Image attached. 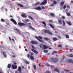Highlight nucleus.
<instances>
[{"mask_svg": "<svg viewBox=\"0 0 73 73\" xmlns=\"http://www.w3.org/2000/svg\"><path fill=\"white\" fill-rule=\"evenodd\" d=\"M35 38H36L37 39V40H38L39 41H40V42H44V41L42 40H42L43 39L42 37L41 36H35Z\"/></svg>", "mask_w": 73, "mask_h": 73, "instance_id": "1", "label": "nucleus"}, {"mask_svg": "<svg viewBox=\"0 0 73 73\" xmlns=\"http://www.w3.org/2000/svg\"><path fill=\"white\" fill-rule=\"evenodd\" d=\"M44 33H48V34H49L50 35H53V33H52L50 32L49 30L46 29L44 31Z\"/></svg>", "mask_w": 73, "mask_h": 73, "instance_id": "2", "label": "nucleus"}, {"mask_svg": "<svg viewBox=\"0 0 73 73\" xmlns=\"http://www.w3.org/2000/svg\"><path fill=\"white\" fill-rule=\"evenodd\" d=\"M11 20L15 25H17V22H16V21L15 19H11Z\"/></svg>", "mask_w": 73, "mask_h": 73, "instance_id": "3", "label": "nucleus"}, {"mask_svg": "<svg viewBox=\"0 0 73 73\" xmlns=\"http://www.w3.org/2000/svg\"><path fill=\"white\" fill-rule=\"evenodd\" d=\"M31 50L35 54H38V51H36L35 50L32 49Z\"/></svg>", "mask_w": 73, "mask_h": 73, "instance_id": "4", "label": "nucleus"}, {"mask_svg": "<svg viewBox=\"0 0 73 73\" xmlns=\"http://www.w3.org/2000/svg\"><path fill=\"white\" fill-rule=\"evenodd\" d=\"M18 25L19 26H24V25H26L24 23H23L19 22L18 23Z\"/></svg>", "mask_w": 73, "mask_h": 73, "instance_id": "5", "label": "nucleus"}, {"mask_svg": "<svg viewBox=\"0 0 73 73\" xmlns=\"http://www.w3.org/2000/svg\"><path fill=\"white\" fill-rule=\"evenodd\" d=\"M12 67L13 69H16L17 68V65H14L13 64L12 65Z\"/></svg>", "mask_w": 73, "mask_h": 73, "instance_id": "6", "label": "nucleus"}, {"mask_svg": "<svg viewBox=\"0 0 73 73\" xmlns=\"http://www.w3.org/2000/svg\"><path fill=\"white\" fill-rule=\"evenodd\" d=\"M43 47L44 49H48V48H49L48 46H47L45 44H43Z\"/></svg>", "mask_w": 73, "mask_h": 73, "instance_id": "7", "label": "nucleus"}, {"mask_svg": "<svg viewBox=\"0 0 73 73\" xmlns=\"http://www.w3.org/2000/svg\"><path fill=\"white\" fill-rule=\"evenodd\" d=\"M47 3V0H44L41 3V4L42 5L45 4Z\"/></svg>", "mask_w": 73, "mask_h": 73, "instance_id": "8", "label": "nucleus"}, {"mask_svg": "<svg viewBox=\"0 0 73 73\" xmlns=\"http://www.w3.org/2000/svg\"><path fill=\"white\" fill-rule=\"evenodd\" d=\"M3 56H4V57L5 58H7V55L6 53H5V52H3Z\"/></svg>", "mask_w": 73, "mask_h": 73, "instance_id": "9", "label": "nucleus"}, {"mask_svg": "<svg viewBox=\"0 0 73 73\" xmlns=\"http://www.w3.org/2000/svg\"><path fill=\"white\" fill-rule=\"evenodd\" d=\"M35 8L36 10H41L42 9V8L40 7H35Z\"/></svg>", "mask_w": 73, "mask_h": 73, "instance_id": "10", "label": "nucleus"}, {"mask_svg": "<svg viewBox=\"0 0 73 73\" xmlns=\"http://www.w3.org/2000/svg\"><path fill=\"white\" fill-rule=\"evenodd\" d=\"M18 71L20 72V73H21V71L22 70L20 66H19L18 68Z\"/></svg>", "mask_w": 73, "mask_h": 73, "instance_id": "11", "label": "nucleus"}, {"mask_svg": "<svg viewBox=\"0 0 73 73\" xmlns=\"http://www.w3.org/2000/svg\"><path fill=\"white\" fill-rule=\"evenodd\" d=\"M15 31H17V32H18V33H19V34L21 35V33H20V31L19 30V29H18L17 28H16L15 29Z\"/></svg>", "mask_w": 73, "mask_h": 73, "instance_id": "12", "label": "nucleus"}, {"mask_svg": "<svg viewBox=\"0 0 73 73\" xmlns=\"http://www.w3.org/2000/svg\"><path fill=\"white\" fill-rule=\"evenodd\" d=\"M44 40H46V41H50V38H48L46 37H44Z\"/></svg>", "mask_w": 73, "mask_h": 73, "instance_id": "13", "label": "nucleus"}, {"mask_svg": "<svg viewBox=\"0 0 73 73\" xmlns=\"http://www.w3.org/2000/svg\"><path fill=\"white\" fill-rule=\"evenodd\" d=\"M66 23H67L68 25H72V23H71V22L70 21H66Z\"/></svg>", "mask_w": 73, "mask_h": 73, "instance_id": "14", "label": "nucleus"}, {"mask_svg": "<svg viewBox=\"0 0 73 73\" xmlns=\"http://www.w3.org/2000/svg\"><path fill=\"white\" fill-rule=\"evenodd\" d=\"M29 28L32 31H35V29L33 27L31 26H29Z\"/></svg>", "mask_w": 73, "mask_h": 73, "instance_id": "15", "label": "nucleus"}, {"mask_svg": "<svg viewBox=\"0 0 73 73\" xmlns=\"http://www.w3.org/2000/svg\"><path fill=\"white\" fill-rule=\"evenodd\" d=\"M54 71L55 72H58V73H60V71H59V70H58V69H57V68H56L54 69Z\"/></svg>", "mask_w": 73, "mask_h": 73, "instance_id": "16", "label": "nucleus"}, {"mask_svg": "<svg viewBox=\"0 0 73 73\" xmlns=\"http://www.w3.org/2000/svg\"><path fill=\"white\" fill-rule=\"evenodd\" d=\"M29 18L31 20H33V21H34L35 20H34V19L32 18L31 16H28Z\"/></svg>", "mask_w": 73, "mask_h": 73, "instance_id": "17", "label": "nucleus"}, {"mask_svg": "<svg viewBox=\"0 0 73 73\" xmlns=\"http://www.w3.org/2000/svg\"><path fill=\"white\" fill-rule=\"evenodd\" d=\"M30 59L32 60L33 61H34V57L33 56L31 55L30 56Z\"/></svg>", "mask_w": 73, "mask_h": 73, "instance_id": "18", "label": "nucleus"}, {"mask_svg": "<svg viewBox=\"0 0 73 73\" xmlns=\"http://www.w3.org/2000/svg\"><path fill=\"white\" fill-rule=\"evenodd\" d=\"M45 66H51V68H52V66H50L49 65V64L47 63L45 64Z\"/></svg>", "mask_w": 73, "mask_h": 73, "instance_id": "19", "label": "nucleus"}, {"mask_svg": "<svg viewBox=\"0 0 73 73\" xmlns=\"http://www.w3.org/2000/svg\"><path fill=\"white\" fill-rule=\"evenodd\" d=\"M67 56L68 57H73V54H69Z\"/></svg>", "mask_w": 73, "mask_h": 73, "instance_id": "20", "label": "nucleus"}, {"mask_svg": "<svg viewBox=\"0 0 73 73\" xmlns=\"http://www.w3.org/2000/svg\"><path fill=\"white\" fill-rule=\"evenodd\" d=\"M42 23L44 25V28H45V27H46V23H45V22L44 21H43V22H42Z\"/></svg>", "mask_w": 73, "mask_h": 73, "instance_id": "21", "label": "nucleus"}, {"mask_svg": "<svg viewBox=\"0 0 73 73\" xmlns=\"http://www.w3.org/2000/svg\"><path fill=\"white\" fill-rule=\"evenodd\" d=\"M12 66V65L11 64H8V65H7V68H9V69H10L11 67Z\"/></svg>", "mask_w": 73, "mask_h": 73, "instance_id": "22", "label": "nucleus"}, {"mask_svg": "<svg viewBox=\"0 0 73 73\" xmlns=\"http://www.w3.org/2000/svg\"><path fill=\"white\" fill-rule=\"evenodd\" d=\"M49 25L50 27H51V28H52V29H54V27L53 26V25H52V24H49Z\"/></svg>", "mask_w": 73, "mask_h": 73, "instance_id": "23", "label": "nucleus"}, {"mask_svg": "<svg viewBox=\"0 0 73 73\" xmlns=\"http://www.w3.org/2000/svg\"><path fill=\"white\" fill-rule=\"evenodd\" d=\"M68 62H69V63H72V62H73V60L72 59H70L68 60Z\"/></svg>", "mask_w": 73, "mask_h": 73, "instance_id": "24", "label": "nucleus"}, {"mask_svg": "<svg viewBox=\"0 0 73 73\" xmlns=\"http://www.w3.org/2000/svg\"><path fill=\"white\" fill-rule=\"evenodd\" d=\"M24 62L27 64H28V65L29 64V62L27 60L25 61Z\"/></svg>", "mask_w": 73, "mask_h": 73, "instance_id": "25", "label": "nucleus"}, {"mask_svg": "<svg viewBox=\"0 0 73 73\" xmlns=\"http://www.w3.org/2000/svg\"><path fill=\"white\" fill-rule=\"evenodd\" d=\"M54 61L55 62H57L58 61V58H55L54 59Z\"/></svg>", "mask_w": 73, "mask_h": 73, "instance_id": "26", "label": "nucleus"}, {"mask_svg": "<svg viewBox=\"0 0 73 73\" xmlns=\"http://www.w3.org/2000/svg\"><path fill=\"white\" fill-rule=\"evenodd\" d=\"M52 40L53 41H55L57 40V39L56 37H54L53 38Z\"/></svg>", "mask_w": 73, "mask_h": 73, "instance_id": "27", "label": "nucleus"}, {"mask_svg": "<svg viewBox=\"0 0 73 73\" xmlns=\"http://www.w3.org/2000/svg\"><path fill=\"white\" fill-rule=\"evenodd\" d=\"M54 53H57V51H53V52L52 53V55H53V54H54Z\"/></svg>", "mask_w": 73, "mask_h": 73, "instance_id": "28", "label": "nucleus"}, {"mask_svg": "<svg viewBox=\"0 0 73 73\" xmlns=\"http://www.w3.org/2000/svg\"><path fill=\"white\" fill-rule=\"evenodd\" d=\"M58 22L60 24H62V21H61V20L60 19H59L58 20Z\"/></svg>", "mask_w": 73, "mask_h": 73, "instance_id": "29", "label": "nucleus"}, {"mask_svg": "<svg viewBox=\"0 0 73 73\" xmlns=\"http://www.w3.org/2000/svg\"><path fill=\"white\" fill-rule=\"evenodd\" d=\"M50 16H51V17H54V14H53V13H50Z\"/></svg>", "mask_w": 73, "mask_h": 73, "instance_id": "30", "label": "nucleus"}, {"mask_svg": "<svg viewBox=\"0 0 73 73\" xmlns=\"http://www.w3.org/2000/svg\"><path fill=\"white\" fill-rule=\"evenodd\" d=\"M65 37L66 38H69V36L68 34H66V35Z\"/></svg>", "mask_w": 73, "mask_h": 73, "instance_id": "31", "label": "nucleus"}, {"mask_svg": "<svg viewBox=\"0 0 73 73\" xmlns=\"http://www.w3.org/2000/svg\"><path fill=\"white\" fill-rule=\"evenodd\" d=\"M18 5H19V6H20V7H24V6L23 5H21V4H18Z\"/></svg>", "mask_w": 73, "mask_h": 73, "instance_id": "32", "label": "nucleus"}, {"mask_svg": "<svg viewBox=\"0 0 73 73\" xmlns=\"http://www.w3.org/2000/svg\"><path fill=\"white\" fill-rule=\"evenodd\" d=\"M21 16L23 17H24L25 16V15L24 14H22L21 15Z\"/></svg>", "mask_w": 73, "mask_h": 73, "instance_id": "33", "label": "nucleus"}, {"mask_svg": "<svg viewBox=\"0 0 73 73\" xmlns=\"http://www.w3.org/2000/svg\"><path fill=\"white\" fill-rule=\"evenodd\" d=\"M67 15L68 16H71V15H70V13H68L67 14Z\"/></svg>", "mask_w": 73, "mask_h": 73, "instance_id": "34", "label": "nucleus"}, {"mask_svg": "<svg viewBox=\"0 0 73 73\" xmlns=\"http://www.w3.org/2000/svg\"><path fill=\"white\" fill-rule=\"evenodd\" d=\"M58 47H59L60 48H62V46L61 44L57 46Z\"/></svg>", "mask_w": 73, "mask_h": 73, "instance_id": "35", "label": "nucleus"}, {"mask_svg": "<svg viewBox=\"0 0 73 73\" xmlns=\"http://www.w3.org/2000/svg\"><path fill=\"white\" fill-rule=\"evenodd\" d=\"M64 4V3L63 2H61V3H60V5L61 6H62Z\"/></svg>", "mask_w": 73, "mask_h": 73, "instance_id": "36", "label": "nucleus"}, {"mask_svg": "<svg viewBox=\"0 0 73 73\" xmlns=\"http://www.w3.org/2000/svg\"><path fill=\"white\" fill-rule=\"evenodd\" d=\"M44 53H48V51L47 50H44Z\"/></svg>", "mask_w": 73, "mask_h": 73, "instance_id": "37", "label": "nucleus"}, {"mask_svg": "<svg viewBox=\"0 0 73 73\" xmlns=\"http://www.w3.org/2000/svg\"><path fill=\"white\" fill-rule=\"evenodd\" d=\"M33 68L35 70H36V66L35 65L33 66Z\"/></svg>", "mask_w": 73, "mask_h": 73, "instance_id": "38", "label": "nucleus"}, {"mask_svg": "<svg viewBox=\"0 0 73 73\" xmlns=\"http://www.w3.org/2000/svg\"><path fill=\"white\" fill-rule=\"evenodd\" d=\"M62 21H63V26H64V25H65V21H64V20H62Z\"/></svg>", "mask_w": 73, "mask_h": 73, "instance_id": "39", "label": "nucleus"}, {"mask_svg": "<svg viewBox=\"0 0 73 73\" xmlns=\"http://www.w3.org/2000/svg\"><path fill=\"white\" fill-rule=\"evenodd\" d=\"M66 5H64L63 6V9H65V8H66Z\"/></svg>", "mask_w": 73, "mask_h": 73, "instance_id": "40", "label": "nucleus"}, {"mask_svg": "<svg viewBox=\"0 0 73 73\" xmlns=\"http://www.w3.org/2000/svg\"><path fill=\"white\" fill-rule=\"evenodd\" d=\"M35 41H33V40H32L31 41V42L32 43V44H35Z\"/></svg>", "mask_w": 73, "mask_h": 73, "instance_id": "41", "label": "nucleus"}, {"mask_svg": "<svg viewBox=\"0 0 73 73\" xmlns=\"http://www.w3.org/2000/svg\"><path fill=\"white\" fill-rule=\"evenodd\" d=\"M61 17L63 19H65V17L64 16H62Z\"/></svg>", "mask_w": 73, "mask_h": 73, "instance_id": "42", "label": "nucleus"}, {"mask_svg": "<svg viewBox=\"0 0 73 73\" xmlns=\"http://www.w3.org/2000/svg\"><path fill=\"white\" fill-rule=\"evenodd\" d=\"M38 44V42L37 41H35L34 44Z\"/></svg>", "mask_w": 73, "mask_h": 73, "instance_id": "43", "label": "nucleus"}, {"mask_svg": "<svg viewBox=\"0 0 73 73\" xmlns=\"http://www.w3.org/2000/svg\"><path fill=\"white\" fill-rule=\"evenodd\" d=\"M64 71L65 72H70V71L67 70H64Z\"/></svg>", "mask_w": 73, "mask_h": 73, "instance_id": "44", "label": "nucleus"}, {"mask_svg": "<svg viewBox=\"0 0 73 73\" xmlns=\"http://www.w3.org/2000/svg\"><path fill=\"white\" fill-rule=\"evenodd\" d=\"M64 71L65 72H70V71L67 70H64Z\"/></svg>", "mask_w": 73, "mask_h": 73, "instance_id": "45", "label": "nucleus"}, {"mask_svg": "<svg viewBox=\"0 0 73 73\" xmlns=\"http://www.w3.org/2000/svg\"><path fill=\"white\" fill-rule=\"evenodd\" d=\"M25 21L27 22H29V20L26 19L25 20Z\"/></svg>", "mask_w": 73, "mask_h": 73, "instance_id": "46", "label": "nucleus"}, {"mask_svg": "<svg viewBox=\"0 0 73 73\" xmlns=\"http://www.w3.org/2000/svg\"><path fill=\"white\" fill-rule=\"evenodd\" d=\"M48 21L50 23H52L53 21L52 20H50Z\"/></svg>", "mask_w": 73, "mask_h": 73, "instance_id": "47", "label": "nucleus"}, {"mask_svg": "<svg viewBox=\"0 0 73 73\" xmlns=\"http://www.w3.org/2000/svg\"><path fill=\"white\" fill-rule=\"evenodd\" d=\"M42 9H45V7L44 6H42Z\"/></svg>", "mask_w": 73, "mask_h": 73, "instance_id": "48", "label": "nucleus"}, {"mask_svg": "<svg viewBox=\"0 0 73 73\" xmlns=\"http://www.w3.org/2000/svg\"><path fill=\"white\" fill-rule=\"evenodd\" d=\"M1 21H2V22H5V21L3 19H1Z\"/></svg>", "mask_w": 73, "mask_h": 73, "instance_id": "49", "label": "nucleus"}, {"mask_svg": "<svg viewBox=\"0 0 73 73\" xmlns=\"http://www.w3.org/2000/svg\"><path fill=\"white\" fill-rule=\"evenodd\" d=\"M38 4H40L39 2H38V3H36L35 4L36 5H38Z\"/></svg>", "mask_w": 73, "mask_h": 73, "instance_id": "50", "label": "nucleus"}, {"mask_svg": "<svg viewBox=\"0 0 73 73\" xmlns=\"http://www.w3.org/2000/svg\"><path fill=\"white\" fill-rule=\"evenodd\" d=\"M45 73H50V72L49 71H46Z\"/></svg>", "mask_w": 73, "mask_h": 73, "instance_id": "51", "label": "nucleus"}, {"mask_svg": "<svg viewBox=\"0 0 73 73\" xmlns=\"http://www.w3.org/2000/svg\"><path fill=\"white\" fill-rule=\"evenodd\" d=\"M58 38H59V39H61V36H58Z\"/></svg>", "mask_w": 73, "mask_h": 73, "instance_id": "52", "label": "nucleus"}, {"mask_svg": "<svg viewBox=\"0 0 73 73\" xmlns=\"http://www.w3.org/2000/svg\"><path fill=\"white\" fill-rule=\"evenodd\" d=\"M53 3L54 4H56V3H57V1H53Z\"/></svg>", "mask_w": 73, "mask_h": 73, "instance_id": "53", "label": "nucleus"}, {"mask_svg": "<svg viewBox=\"0 0 73 73\" xmlns=\"http://www.w3.org/2000/svg\"><path fill=\"white\" fill-rule=\"evenodd\" d=\"M42 44H40L39 45L40 48H42Z\"/></svg>", "mask_w": 73, "mask_h": 73, "instance_id": "54", "label": "nucleus"}, {"mask_svg": "<svg viewBox=\"0 0 73 73\" xmlns=\"http://www.w3.org/2000/svg\"><path fill=\"white\" fill-rule=\"evenodd\" d=\"M54 5L53 4H52L50 5V7H53Z\"/></svg>", "mask_w": 73, "mask_h": 73, "instance_id": "55", "label": "nucleus"}, {"mask_svg": "<svg viewBox=\"0 0 73 73\" xmlns=\"http://www.w3.org/2000/svg\"><path fill=\"white\" fill-rule=\"evenodd\" d=\"M51 60H52V61H53V60H54V58H53V57H52V58H51Z\"/></svg>", "mask_w": 73, "mask_h": 73, "instance_id": "56", "label": "nucleus"}, {"mask_svg": "<svg viewBox=\"0 0 73 73\" xmlns=\"http://www.w3.org/2000/svg\"><path fill=\"white\" fill-rule=\"evenodd\" d=\"M67 7L68 8L70 9V6L69 5H67Z\"/></svg>", "mask_w": 73, "mask_h": 73, "instance_id": "57", "label": "nucleus"}, {"mask_svg": "<svg viewBox=\"0 0 73 73\" xmlns=\"http://www.w3.org/2000/svg\"><path fill=\"white\" fill-rule=\"evenodd\" d=\"M65 58V55H63V59H64V58Z\"/></svg>", "mask_w": 73, "mask_h": 73, "instance_id": "58", "label": "nucleus"}, {"mask_svg": "<svg viewBox=\"0 0 73 73\" xmlns=\"http://www.w3.org/2000/svg\"><path fill=\"white\" fill-rule=\"evenodd\" d=\"M29 54H27V57H28V58H29Z\"/></svg>", "mask_w": 73, "mask_h": 73, "instance_id": "59", "label": "nucleus"}, {"mask_svg": "<svg viewBox=\"0 0 73 73\" xmlns=\"http://www.w3.org/2000/svg\"><path fill=\"white\" fill-rule=\"evenodd\" d=\"M32 47L33 49H35V47H34V46L32 45Z\"/></svg>", "mask_w": 73, "mask_h": 73, "instance_id": "60", "label": "nucleus"}, {"mask_svg": "<svg viewBox=\"0 0 73 73\" xmlns=\"http://www.w3.org/2000/svg\"><path fill=\"white\" fill-rule=\"evenodd\" d=\"M33 54H34V53H31L30 54H31V55H33Z\"/></svg>", "mask_w": 73, "mask_h": 73, "instance_id": "61", "label": "nucleus"}, {"mask_svg": "<svg viewBox=\"0 0 73 73\" xmlns=\"http://www.w3.org/2000/svg\"><path fill=\"white\" fill-rule=\"evenodd\" d=\"M22 68H23V69H24V68H25L23 66H22Z\"/></svg>", "mask_w": 73, "mask_h": 73, "instance_id": "62", "label": "nucleus"}, {"mask_svg": "<svg viewBox=\"0 0 73 73\" xmlns=\"http://www.w3.org/2000/svg\"><path fill=\"white\" fill-rule=\"evenodd\" d=\"M13 64L14 65H16V64H17V63H16V62L13 63Z\"/></svg>", "mask_w": 73, "mask_h": 73, "instance_id": "63", "label": "nucleus"}, {"mask_svg": "<svg viewBox=\"0 0 73 73\" xmlns=\"http://www.w3.org/2000/svg\"><path fill=\"white\" fill-rule=\"evenodd\" d=\"M25 51H26V52H28V50H27V49H25Z\"/></svg>", "mask_w": 73, "mask_h": 73, "instance_id": "64", "label": "nucleus"}]
</instances>
